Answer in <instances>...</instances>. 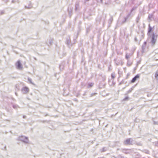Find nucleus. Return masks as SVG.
<instances>
[{
  "mask_svg": "<svg viewBox=\"0 0 158 158\" xmlns=\"http://www.w3.org/2000/svg\"><path fill=\"white\" fill-rule=\"evenodd\" d=\"M16 65L17 69H22V65L19 61H18L17 62L16 64Z\"/></svg>",
  "mask_w": 158,
  "mask_h": 158,
  "instance_id": "1",
  "label": "nucleus"
},
{
  "mask_svg": "<svg viewBox=\"0 0 158 158\" xmlns=\"http://www.w3.org/2000/svg\"><path fill=\"white\" fill-rule=\"evenodd\" d=\"M127 139L124 142V144L126 145L132 144L133 142L132 141H131L130 139Z\"/></svg>",
  "mask_w": 158,
  "mask_h": 158,
  "instance_id": "2",
  "label": "nucleus"
},
{
  "mask_svg": "<svg viewBox=\"0 0 158 158\" xmlns=\"http://www.w3.org/2000/svg\"><path fill=\"white\" fill-rule=\"evenodd\" d=\"M140 76L138 74L136 75L135 77H134L131 80V83H134L135 82L136 80L139 79V78Z\"/></svg>",
  "mask_w": 158,
  "mask_h": 158,
  "instance_id": "3",
  "label": "nucleus"
},
{
  "mask_svg": "<svg viewBox=\"0 0 158 158\" xmlns=\"http://www.w3.org/2000/svg\"><path fill=\"white\" fill-rule=\"evenodd\" d=\"M157 37V35H155L154 34H153L152 35V43L154 44L156 41Z\"/></svg>",
  "mask_w": 158,
  "mask_h": 158,
  "instance_id": "4",
  "label": "nucleus"
},
{
  "mask_svg": "<svg viewBox=\"0 0 158 158\" xmlns=\"http://www.w3.org/2000/svg\"><path fill=\"white\" fill-rule=\"evenodd\" d=\"M22 91L24 94H27L28 92L29 89L27 87H24L22 89Z\"/></svg>",
  "mask_w": 158,
  "mask_h": 158,
  "instance_id": "5",
  "label": "nucleus"
},
{
  "mask_svg": "<svg viewBox=\"0 0 158 158\" xmlns=\"http://www.w3.org/2000/svg\"><path fill=\"white\" fill-rule=\"evenodd\" d=\"M21 141L25 143H28L29 142V140L28 139H22Z\"/></svg>",
  "mask_w": 158,
  "mask_h": 158,
  "instance_id": "6",
  "label": "nucleus"
},
{
  "mask_svg": "<svg viewBox=\"0 0 158 158\" xmlns=\"http://www.w3.org/2000/svg\"><path fill=\"white\" fill-rule=\"evenodd\" d=\"M130 55V54H126V58L127 60H128V59L130 57L131 55Z\"/></svg>",
  "mask_w": 158,
  "mask_h": 158,
  "instance_id": "7",
  "label": "nucleus"
},
{
  "mask_svg": "<svg viewBox=\"0 0 158 158\" xmlns=\"http://www.w3.org/2000/svg\"><path fill=\"white\" fill-rule=\"evenodd\" d=\"M152 30V28L150 26H149V28H148V32L150 33L151 32Z\"/></svg>",
  "mask_w": 158,
  "mask_h": 158,
  "instance_id": "8",
  "label": "nucleus"
},
{
  "mask_svg": "<svg viewBox=\"0 0 158 158\" xmlns=\"http://www.w3.org/2000/svg\"><path fill=\"white\" fill-rule=\"evenodd\" d=\"M155 77L157 78L158 77V71L156 72L155 74Z\"/></svg>",
  "mask_w": 158,
  "mask_h": 158,
  "instance_id": "9",
  "label": "nucleus"
},
{
  "mask_svg": "<svg viewBox=\"0 0 158 158\" xmlns=\"http://www.w3.org/2000/svg\"><path fill=\"white\" fill-rule=\"evenodd\" d=\"M115 77V74L114 73H112L111 74V77L112 78L114 79Z\"/></svg>",
  "mask_w": 158,
  "mask_h": 158,
  "instance_id": "10",
  "label": "nucleus"
},
{
  "mask_svg": "<svg viewBox=\"0 0 158 158\" xmlns=\"http://www.w3.org/2000/svg\"><path fill=\"white\" fill-rule=\"evenodd\" d=\"M94 84L93 83H90L89 84V85L90 87H92L93 85Z\"/></svg>",
  "mask_w": 158,
  "mask_h": 158,
  "instance_id": "11",
  "label": "nucleus"
},
{
  "mask_svg": "<svg viewBox=\"0 0 158 158\" xmlns=\"http://www.w3.org/2000/svg\"><path fill=\"white\" fill-rule=\"evenodd\" d=\"M105 149V148H103L102 149V152H105L106 151V150Z\"/></svg>",
  "mask_w": 158,
  "mask_h": 158,
  "instance_id": "12",
  "label": "nucleus"
}]
</instances>
